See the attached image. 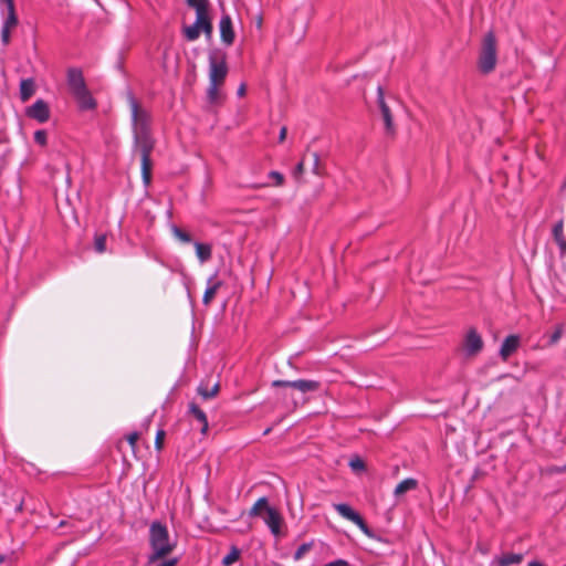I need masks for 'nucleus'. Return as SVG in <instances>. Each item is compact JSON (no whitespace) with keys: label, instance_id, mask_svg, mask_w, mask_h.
I'll return each instance as SVG.
<instances>
[{"label":"nucleus","instance_id":"1","mask_svg":"<svg viewBox=\"0 0 566 566\" xmlns=\"http://www.w3.org/2000/svg\"><path fill=\"white\" fill-rule=\"evenodd\" d=\"M128 103L132 113L133 153L140 155L143 181L145 185H149L153 168L150 155L155 148V139L150 128V115L139 106L132 93L128 94Z\"/></svg>","mask_w":566,"mask_h":566},{"label":"nucleus","instance_id":"2","mask_svg":"<svg viewBox=\"0 0 566 566\" xmlns=\"http://www.w3.org/2000/svg\"><path fill=\"white\" fill-rule=\"evenodd\" d=\"M187 4L196 10V21L184 27V35L188 41H196L200 36V32L210 39L213 33V25L209 15V0H186Z\"/></svg>","mask_w":566,"mask_h":566},{"label":"nucleus","instance_id":"3","mask_svg":"<svg viewBox=\"0 0 566 566\" xmlns=\"http://www.w3.org/2000/svg\"><path fill=\"white\" fill-rule=\"evenodd\" d=\"M149 553L148 564H154L159 559L167 557L176 547V543L169 538V532L166 525L160 522H153L149 527Z\"/></svg>","mask_w":566,"mask_h":566},{"label":"nucleus","instance_id":"4","mask_svg":"<svg viewBox=\"0 0 566 566\" xmlns=\"http://www.w3.org/2000/svg\"><path fill=\"white\" fill-rule=\"evenodd\" d=\"M67 86L81 109H94L96 107V101L86 86L81 69L72 67L67 70Z\"/></svg>","mask_w":566,"mask_h":566},{"label":"nucleus","instance_id":"5","mask_svg":"<svg viewBox=\"0 0 566 566\" xmlns=\"http://www.w3.org/2000/svg\"><path fill=\"white\" fill-rule=\"evenodd\" d=\"M497 62L496 38L493 31H489L482 41L478 67L482 74L494 71Z\"/></svg>","mask_w":566,"mask_h":566},{"label":"nucleus","instance_id":"6","mask_svg":"<svg viewBox=\"0 0 566 566\" xmlns=\"http://www.w3.org/2000/svg\"><path fill=\"white\" fill-rule=\"evenodd\" d=\"M209 82L222 85L228 75L227 54L219 50H211L208 55Z\"/></svg>","mask_w":566,"mask_h":566},{"label":"nucleus","instance_id":"7","mask_svg":"<svg viewBox=\"0 0 566 566\" xmlns=\"http://www.w3.org/2000/svg\"><path fill=\"white\" fill-rule=\"evenodd\" d=\"M333 507L337 511V513L343 516L344 518L350 521L355 525L359 527V530L365 533L366 535L370 536V531L365 522V520L360 516L359 513L354 511L348 504L346 503H336L333 504Z\"/></svg>","mask_w":566,"mask_h":566},{"label":"nucleus","instance_id":"8","mask_svg":"<svg viewBox=\"0 0 566 566\" xmlns=\"http://www.w3.org/2000/svg\"><path fill=\"white\" fill-rule=\"evenodd\" d=\"M25 115L43 124L50 119L51 111L49 104L44 99L39 98L31 106L25 108Z\"/></svg>","mask_w":566,"mask_h":566},{"label":"nucleus","instance_id":"9","mask_svg":"<svg viewBox=\"0 0 566 566\" xmlns=\"http://www.w3.org/2000/svg\"><path fill=\"white\" fill-rule=\"evenodd\" d=\"M483 339L475 328H470L463 340V350L467 356H475L483 349Z\"/></svg>","mask_w":566,"mask_h":566},{"label":"nucleus","instance_id":"10","mask_svg":"<svg viewBox=\"0 0 566 566\" xmlns=\"http://www.w3.org/2000/svg\"><path fill=\"white\" fill-rule=\"evenodd\" d=\"M377 103L382 116L386 133L388 135H394L396 129L392 120V115L389 106L385 102V94L381 86L377 87Z\"/></svg>","mask_w":566,"mask_h":566},{"label":"nucleus","instance_id":"11","mask_svg":"<svg viewBox=\"0 0 566 566\" xmlns=\"http://www.w3.org/2000/svg\"><path fill=\"white\" fill-rule=\"evenodd\" d=\"M220 38L226 45H231L234 42L235 33L231 17L223 14L219 22Z\"/></svg>","mask_w":566,"mask_h":566},{"label":"nucleus","instance_id":"12","mask_svg":"<svg viewBox=\"0 0 566 566\" xmlns=\"http://www.w3.org/2000/svg\"><path fill=\"white\" fill-rule=\"evenodd\" d=\"M520 347V336L518 335H509L504 338L501 348H500V357L502 360L506 361L509 357L517 350Z\"/></svg>","mask_w":566,"mask_h":566},{"label":"nucleus","instance_id":"13","mask_svg":"<svg viewBox=\"0 0 566 566\" xmlns=\"http://www.w3.org/2000/svg\"><path fill=\"white\" fill-rule=\"evenodd\" d=\"M265 513H266V516L264 517L265 524L269 526V528L273 535H279L280 531H281V523H282V517H281L280 513L272 506L270 509H268V511Z\"/></svg>","mask_w":566,"mask_h":566},{"label":"nucleus","instance_id":"14","mask_svg":"<svg viewBox=\"0 0 566 566\" xmlns=\"http://www.w3.org/2000/svg\"><path fill=\"white\" fill-rule=\"evenodd\" d=\"M189 413L200 423V432L206 434L209 428L206 412L196 402H190Z\"/></svg>","mask_w":566,"mask_h":566},{"label":"nucleus","instance_id":"15","mask_svg":"<svg viewBox=\"0 0 566 566\" xmlns=\"http://www.w3.org/2000/svg\"><path fill=\"white\" fill-rule=\"evenodd\" d=\"M207 283H208V286H207L203 297H202V302L206 305H208L212 301V298L216 296L219 289L222 286V282L217 280L216 274L210 276Z\"/></svg>","mask_w":566,"mask_h":566},{"label":"nucleus","instance_id":"16","mask_svg":"<svg viewBox=\"0 0 566 566\" xmlns=\"http://www.w3.org/2000/svg\"><path fill=\"white\" fill-rule=\"evenodd\" d=\"M292 388L306 394L312 391H317L321 388V382L317 380L311 379H297L293 380Z\"/></svg>","mask_w":566,"mask_h":566},{"label":"nucleus","instance_id":"17","mask_svg":"<svg viewBox=\"0 0 566 566\" xmlns=\"http://www.w3.org/2000/svg\"><path fill=\"white\" fill-rule=\"evenodd\" d=\"M552 234L555 242L559 247L560 255H564L566 252V240L564 237V221L562 219L554 224L552 229Z\"/></svg>","mask_w":566,"mask_h":566},{"label":"nucleus","instance_id":"18","mask_svg":"<svg viewBox=\"0 0 566 566\" xmlns=\"http://www.w3.org/2000/svg\"><path fill=\"white\" fill-rule=\"evenodd\" d=\"M35 92V82L32 77L22 78L20 82V99L27 102Z\"/></svg>","mask_w":566,"mask_h":566},{"label":"nucleus","instance_id":"19","mask_svg":"<svg viewBox=\"0 0 566 566\" xmlns=\"http://www.w3.org/2000/svg\"><path fill=\"white\" fill-rule=\"evenodd\" d=\"M417 486H418V481L413 478H408L397 484V486L395 488L394 494L396 496H400L408 491L416 490Z\"/></svg>","mask_w":566,"mask_h":566},{"label":"nucleus","instance_id":"20","mask_svg":"<svg viewBox=\"0 0 566 566\" xmlns=\"http://www.w3.org/2000/svg\"><path fill=\"white\" fill-rule=\"evenodd\" d=\"M196 254L201 263L211 259L212 248L208 243L195 242Z\"/></svg>","mask_w":566,"mask_h":566},{"label":"nucleus","instance_id":"21","mask_svg":"<svg viewBox=\"0 0 566 566\" xmlns=\"http://www.w3.org/2000/svg\"><path fill=\"white\" fill-rule=\"evenodd\" d=\"M522 560H523V554L509 553V554H503L501 557H499L497 565L499 566H511V565L520 564Z\"/></svg>","mask_w":566,"mask_h":566},{"label":"nucleus","instance_id":"22","mask_svg":"<svg viewBox=\"0 0 566 566\" xmlns=\"http://www.w3.org/2000/svg\"><path fill=\"white\" fill-rule=\"evenodd\" d=\"M271 506L269 505V501L265 496L263 497H260L255 503L254 505L251 507L250 512H249V515L251 517H254V516H261L262 512H266L268 509H270Z\"/></svg>","mask_w":566,"mask_h":566},{"label":"nucleus","instance_id":"23","mask_svg":"<svg viewBox=\"0 0 566 566\" xmlns=\"http://www.w3.org/2000/svg\"><path fill=\"white\" fill-rule=\"evenodd\" d=\"M7 12H8V14L2 23V28L12 30L13 28H15L18 25V17L15 13V7L12 6V7L7 8Z\"/></svg>","mask_w":566,"mask_h":566},{"label":"nucleus","instance_id":"24","mask_svg":"<svg viewBox=\"0 0 566 566\" xmlns=\"http://www.w3.org/2000/svg\"><path fill=\"white\" fill-rule=\"evenodd\" d=\"M219 389H220L219 382L214 384V386L211 389H209L207 386H203L202 384H200L197 388V391L203 399L207 400V399H211V398L216 397L217 394L219 392Z\"/></svg>","mask_w":566,"mask_h":566},{"label":"nucleus","instance_id":"25","mask_svg":"<svg viewBox=\"0 0 566 566\" xmlns=\"http://www.w3.org/2000/svg\"><path fill=\"white\" fill-rule=\"evenodd\" d=\"M220 86H221L220 84L209 82V86L207 88V101L209 104H217L219 102V99H220L219 87Z\"/></svg>","mask_w":566,"mask_h":566},{"label":"nucleus","instance_id":"26","mask_svg":"<svg viewBox=\"0 0 566 566\" xmlns=\"http://www.w3.org/2000/svg\"><path fill=\"white\" fill-rule=\"evenodd\" d=\"M241 551L237 546H231L230 552L222 558L223 566H230L240 558Z\"/></svg>","mask_w":566,"mask_h":566},{"label":"nucleus","instance_id":"27","mask_svg":"<svg viewBox=\"0 0 566 566\" xmlns=\"http://www.w3.org/2000/svg\"><path fill=\"white\" fill-rule=\"evenodd\" d=\"M171 232L179 241L184 243L191 242V235L175 224L171 226Z\"/></svg>","mask_w":566,"mask_h":566},{"label":"nucleus","instance_id":"28","mask_svg":"<svg viewBox=\"0 0 566 566\" xmlns=\"http://www.w3.org/2000/svg\"><path fill=\"white\" fill-rule=\"evenodd\" d=\"M349 468L354 472H363L366 470V464L363 459H360L358 455L353 457L348 462Z\"/></svg>","mask_w":566,"mask_h":566},{"label":"nucleus","instance_id":"29","mask_svg":"<svg viewBox=\"0 0 566 566\" xmlns=\"http://www.w3.org/2000/svg\"><path fill=\"white\" fill-rule=\"evenodd\" d=\"M94 249L97 253H104L106 251V235L98 234L94 240Z\"/></svg>","mask_w":566,"mask_h":566},{"label":"nucleus","instance_id":"30","mask_svg":"<svg viewBox=\"0 0 566 566\" xmlns=\"http://www.w3.org/2000/svg\"><path fill=\"white\" fill-rule=\"evenodd\" d=\"M564 333V326L560 324L558 325L555 331L549 335L548 345L556 344L563 336Z\"/></svg>","mask_w":566,"mask_h":566},{"label":"nucleus","instance_id":"31","mask_svg":"<svg viewBox=\"0 0 566 566\" xmlns=\"http://www.w3.org/2000/svg\"><path fill=\"white\" fill-rule=\"evenodd\" d=\"M312 547V543H303L294 553V559L300 560Z\"/></svg>","mask_w":566,"mask_h":566},{"label":"nucleus","instance_id":"32","mask_svg":"<svg viewBox=\"0 0 566 566\" xmlns=\"http://www.w3.org/2000/svg\"><path fill=\"white\" fill-rule=\"evenodd\" d=\"M34 142L40 146H45L48 143V134L44 129H39L34 133Z\"/></svg>","mask_w":566,"mask_h":566},{"label":"nucleus","instance_id":"33","mask_svg":"<svg viewBox=\"0 0 566 566\" xmlns=\"http://www.w3.org/2000/svg\"><path fill=\"white\" fill-rule=\"evenodd\" d=\"M165 431L163 429H159L156 433L155 438V448L157 450H161L164 446V438H165Z\"/></svg>","mask_w":566,"mask_h":566},{"label":"nucleus","instance_id":"34","mask_svg":"<svg viewBox=\"0 0 566 566\" xmlns=\"http://www.w3.org/2000/svg\"><path fill=\"white\" fill-rule=\"evenodd\" d=\"M312 157H313V167H312V171L317 175V176H321L322 172H321V169H319V155L317 153H313L312 154Z\"/></svg>","mask_w":566,"mask_h":566},{"label":"nucleus","instance_id":"35","mask_svg":"<svg viewBox=\"0 0 566 566\" xmlns=\"http://www.w3.org/2000/svg\"><path fill=\"white\" fill-rule=\"evenodd\" d=\"M269 178L274 179L276 186H282L284 184V176L279 171H270Z\"/></svg>","mask_w":566,"mask_h":566},{"label":"nucleus","instance_id":"36","mask_svg":"<svg viewBox=\"0 0 566 566\" xmlns=\"http://www.w3.org/2000/svg\"><path fill=\"white\" fill-rule=\"evenodd\" d=\"M304 172V159H302L296 167L294 168L293 176L295 179H298L302 177Z\"/></svg>","mask_w":566,"mask_h":566},{"label":"nucleus","instance_id":"37","mask_svg":"<svg viewBox=\"0 0 566 566\" xmlns=\"http://www.w3.org/2000/svg\"><path fill=\"white\" fill-rule=\"evenodd\" d=\"M10 34L11 30L7 28H1V42L3 45H8L10 43Z\"/></svg>","mask_w":566,"mask_h":566},{"label":"nucleus","instance_id":"38","mask_svg":"<svg viewBox=\"0 0 566 566\" xmlns=\"http://www.w3.org/2000/svg\"><path fill=\"white\" fill-rule=\"evenodd\" d=\"M126 438H127V441L130 444V447L134 449L136 447V442L139 438V434H138V432L133 431L129 434H127Z\"/></svg>","mask_w":566,"mask_h":566},{"label":"nucleus","instance_id":"39","mask_svg":"<svg viewBox=\"0 0 566 566\" xmlns=\"http://www.w3.org/2000/svg\"><path fill=\"white\" fill-rule=\"evenodd\" d=\"M293 380H274L272 382L273 387H291L292 388Z\"/></svg>","mask_w":566,"mask_h":566},{"label":"nucleus","instance_id":"40","mask_svg":"<svg viewBox=\"0 0 566 566\" xmlns=\"http://www.w3.org/2000/svg\"><path fill=\"white\" fill-rule=\"evenodd\" d=\"M177 564H178V558L177 557H172V558H168V559L163 560L161 563H159L156 566H176Z\"/></svg>","mask_w":566,"mask_h":566},{"label":"nucleus","instance_id":"41","mask_svg":"<svg viewBox=\"0 0 566 566\" xmlns=\"http://www.w3.org/2000/svg\"><path fill=\"white\" fill-rule=\"evenodd\" d=\"M325 566H349V564L345 559H336L325 564Z\"/></svg>","mask_w":566,"mask_h":566},{"label":"nucleus","instance_id":"42","mask_svg":"<svg viewBox=\"0 0 566 566\" xmlns=\"http://www.w3.org/2000/svg\"><path fill=\"white\" fill-rule=\"evenodd\" d=\"M286 134H287V128L285 126H283L280 130V134H279V142L282 143L285 140L286 138Z\"/></svg>","mask_w":566,"mask_h":566},{"label":"nucleus","instance_id":"43","mask_svg":"<svg viewBox=\"0 0 566 566\" xmlns=\"http://www.w3.org/2000/svg\"><path fill=\"white\" fill-rule=\"evenodd\" d=\"M238 96L242 97L245 94V85L241 84L237 91Z\"/></svg>","mask_w":566,"mask_h":566},{"label":"nucleus","instance_id":"44","mask_svg":"<svg viewBox=\"0 0 566 566\" xmlns=\"http://www.w3.org/2000/svg\"><path fill=\"white\" fill-rule=\"evenodd\" d=\"M7 8L14 6L13 0H0Z\"/></svg>","mask_w":566,"mask_h":566},{"label":"nucleus","instance_id":"45","mask_svg":"<svg viewBox=\"0 0 566 566\" xmlns=\"http://www.w3.org/2000/svg\"><path fill=\"white\" fill-rule=\"evenodd\" d=\"M527 566H544L541 562H537V560H532L528 563Z\"/></svg>","mask_w":566,"mask_h":566},{"label":"nucleus","instance_id":"46","mask_svg":"<svg viewBox=\"0 0 566 566\" xmlns=\"http://www.w3.org/2000/svg\"><path fill=\"white\" fill-rule=\"evenodd\" d=\"M7 560V556L3 554H0V564H3Z\"/></svg>","mask_w":566,"mask_h":566},{"label":"nucleus","instance_id":"47","mask_svg":"<svg viewBox=\"0 0 566 566\" xmlns=\"http://www.w3.org/2000/svg\"><path fill=\"white\" fill-rule=\"evenodd\" d=\"M65 525H66V521H61V522L59 523V527H63V526H65Z\"/></svg>","mask_w":566,"mask_h":566}]
</instances>
